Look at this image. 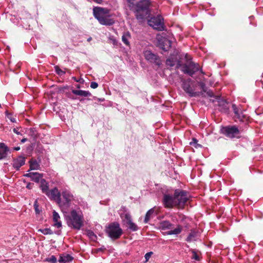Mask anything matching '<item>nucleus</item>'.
<instances>
[{
  "label": "nucleus",
  "mask_w": 263,
  "mask_h": 263,
  "mask_svg": "<svg viewBox=\"0 0 263 263\" xmlns=\"http://www.w3.org/2000/svg\"><path fill=\"white\" fill-rule=\"evenodd\" d=\"M109 13L110 10L107 8L100 7L93 8V16L101 25L110 26L114 23V20L108 17Z\"/></svg>",
  "instance_id": "1"
},
{
  "label": "nucleus",
  "mask_w": 263,
  "mask_h": 263,
  "mask_svg": "<svg viewBox=\"0 0 263 263\" xmlns=\"http://www.w3.org/2000/svg\"><path fill=\"white\" fill-rule=\"evenodd\" d=\"M150 4L149 0H140L136 4L133 11L137 20H143L149 15Z\"/></svg>",
  "instance_id": "2"
},
{
  "label": "nucleus",
  "mask_w": 263,
  "mask_h": 263,
  "mask_svg": "<svg viewBox=\"0 0 263 263\" xmlns=\"http://www.w3.org/2000/svg\"><path fill=\"white\" fill-rule=\"evenodd\" d=\"M67 223L69 227L75 230H80L83 226V216L76 210H72L70 215L67 216Z\"/></svg>",
  "instance_id": "3"
},
{
  "label": "nucleus",
  "mask_w": 263,
  "mask_h": 263,
  "mask_svg": "<svg viewBox=\"0 0 263 263\" xmlns=\"http://www.w3.org/2000/svg\"><path fill=\"white\" fill-rule=\"evenodd\" d=\"M73 200V196L68 191L62 192L57 204L63 212L68 210Z\"/></svg>",
  "instance_id": "4"
},
{
  "label": "nucleus",
  "mask_w": 263,
  "mask_h": 263,
  "mask_svg": "<svg viewBox=\"0 0 263 263\" xmlns=\"http://www.w3.org/2000/svg\"><path fill=\"white\" fill-rule=\"evenodd\" d=\"M189 193L187 191L177 189L175 191V198L176 203V207L178 209H183L187 204L189 199Z\"/></svg>",
  "instance_id": "5"
},
{
  "label": "nucleus",
  "mask_w": 263,
  "mask_h": 263,
  "mask_svg": "<svg viewBox=\"0 0 263 263\" xmlns=\"http://www.w3.org/2000/svg\"><path fill=\"white\" fill-rule=\"evenodd\" d=\"M106 232L108 236L112 240L119 239L123 234V230L117 222H114L108 224Z\"/></svg>",
  "instance_id": "6"
},
{
  "label": "nucleus",
  "mask_w": 263,
  "mask_h": 263,
  "mask_svg": "<svg viewBox=\"0 0 263 263\" xmlns=\"http://www.w3.org/2000/svg\"><path fill=\"white\" fill-rule=\"evenodd\" d=\"M220 133L229 138H239L240 130L236 125H228L222 127Z\"/></svg>",
  "instance_id": "7"
},
{
  "label": "nucleus",
  "mask_w": 263,
  "mask_h": 263,
  "mask_svg": "<svg viewBox=\"0 0 263 263\" xmlns=\"http://www.w3.org/2000/svg\"><path fill=\"white\" fill-rule=\"evenodd\" d=\"M185 58L187 61L186 63L183 65L182 71L183 73L188 74L190 76L192 77L196 72L199 70V65L192 61H190V59L188 58L187 54L185 55Z\"/></svg>",
  "instance_id": "8"
},
{
  "label": "nucleus",
  "mask_w": 263,
  "mask_h": 263,
  "mask_svg": "<svg viewBox=\"0 0 263 263\" xmlns=\"http://www.w3.org/2000/svg\"><path fill=\"white\" fill-rule=\"evenodd\" d=\"M232 109L234 115L233 119L235 122H247L249 116L244 114V111L236 104L232 105Z\"/></svg>",
  "instance_id": "9"
},
{
  "label": "nucleus",
  "mask_w": 263,
  "mask_h": 263,
  "mask_svg": "<svg viewBox=\"0 0 263 263\" xmlns=\"http://www.w3.org/2000/svg\"><path fill=\"white\" fill-rule=\"evenodd\" d=\"M191 82V79H189L186 81H184L182 82V87L185 92L191 97H199L200 96L205 97V96L202 92L195 91L192 88L190 85Z\"/></svg>",
  "instance_id": "10"
},
{
  "label": "nucleus",
  "mask_w": 263,
  "mask_h": 263,
  "mask_svg": "<svg viewBox=\"0 0 263 263\" xmlns=\"http://www.w3.org/2000/svg\"><path fill=\"white\" fill-rule=\"evenodd\" d=\"M148 24L154 29L158 31H163L164 30L165 27L163 22V18L160 15L151 17L148 20Z\"/></svg>",
  "instance_id": "11"
},
{
  "label": "nucleus",
  "mask_w": 263,
  "mask_h": 263,
  "mask_svg": "<svg viewBox=\"0 0 263 263\" xmlns=\"http://www.w3.org/2000/svg\"><path fill=\"white\" fill-rule=\"evenodd\" d=\"M144 56L147 61L152 63H154L157 66H160L161 64V61L159 57L150 50L145 51L144 52Z\"/></svg>",
  "instance_id": "12"
},
{
  "label": "nucleus",
  "mask_w": 263,
  "mask_h": 263,
  "mask_svg": "<svg viewBox=\"0 0 263 263\" xmlns=\"http://www.w3.org/2000/svg\"><path fill=\"white\" fill-rule=\"evenodd\" d=\"M162 202L165 208L171 209L174 207H176L177 202L175 198V193L173 196L170 194H164Z\"/></svg>",
  "instance_id": "13"
},
{
  "label": "nucleus",
  "mask_w": 263,
  "mask_h": 263,
  "mask_svg": "<svg viewBox=\"0 0 263 263\" xmlns=\"http://www.w3.org/2000/svg\"><path fill=\"white\" fill-rule=\"evenodd\" d=\"M218 101V110L223 113L227 114L229 112V107L228 103L222 99L219 96H215V97Z\"/></svg>",
  "instance_id": "14"
},
{
  "label": "nucleus",
  "mask_w": 263,
  "mask_h": 263,
  "mask_svg": "<svg viewBox=\"0 0 263 263\" xmlns=\"http://www.w3.org/2000/svg\"><path fill=\"white\" fill-rule=\"evenodd\" d=\"M46 195L51 200H54L58 202L61 193L57 187H54L51 190H49Z\"/></svg>",
  "instance_id": "15"
},
{
  "label": "nucleus",
  "mask_w": 263,
  "mask_h": 263,
  "mask_svg": "<svg viewBox=\"0 0 263 263\" xmlns=\"http://www.w3.org/2000/svg\"><path fill=\"white\" fill-rule=\"evenodd\" d=\"M171 41L166 38H163L159 41V46L161 49L165 51L169 50L171 47Z\"/></svg>",
  "instance_id": "16"
},
{
  "label": "nucleus",
  "mask_w": 263,
  "mask_h": 263,
  "mask_svg": "<svg viewBox=\"0 0 263 263\" xmlns=\"http://www.w3.org/2000/svg\"><path fill=\"white\" fill-rule=\"evenodd\" d=\"M198 85L202 90L201 92H202L203 93L204 92L206 93L207 96L209 97H215V95L213 91L211 90L210 89H208V87L206 86L205 84L203 82H199ZM205 96V95L203 94Z\"/></svg>",
  "instance_id": "17"
},
{
  "label": "nucleus",
  "mask_w": 263,
  "mask_h": 263,
  "mask_svg": "<svg viewBox=\"0 0 263 263\" xmlns=\"http://www.w3.org/2000/svg\"><path fill=\"white\" fill-rule=\"evenodd\" d=\"M9 151L8 147L4 143L0 142V160L7 157Z\"/></svg>",
  "instance_id": "18"
},
{
  "label": "nucleus",
  "mask_w": 263,
  "mask_h": 263,
  "mask_svg": "<svg viewBox=\"0 0 263 263\" xmlns=\"http://www.w3.org/2000/svg\"><path fill=\"white\" fill-rule=\"evenodd\" d=\"M73 259V257L70 255L66 253H63L60 255L59 262L60 263H69Z\"/></svg>",
  "instance_id": "19"
},
{
  "label": "nucleus",
  "mask_w": 263,
  "mask_h": 263,
  "mask_svg": "<svg viewBox=\"0 0 263 263\" xmlns=\"http://www.w3.org/2000/svg\"><path fill=\"white\" fill-rule=\"evenodd\" d=\"M26 176L30 177L32 180L36 182H39L40 181H41V179H43V174L37 172H31L27 174Z\"/></svg>",
  "instance_id": "20"
},
{
  "label": "nucleus",
  "mask_w": 263,
  "mask_h": 263,
  "mask_svg": "<svg viewBox=\"0 0 263 263\" xmlns=\"http://www.w3.org/2000/svg\"><path fill=\"white\" fill-rule=\"evenodd\" d=\"M60 217L59 214L55 211L53 212V220L54 222V226L58 228L62 227L61 221L59 220Z\"/></svg>",
  "instance_id": "21"
},
{
  "label": "nucleus",
  "mask_w": 263,
  "mask_h": 263,
  "mask_svg": "<svg viewBox=\"0 0 263 263\" xmlns=\"http://www.w3.org/2000/svg\"><path fill=\"white\" fill-rule=\"evenodd\" d=\"M40 187L42 190V192L45 194H46V193H47L49 190L48 183L44 179H41Z\"/></svg>",
  "instance_id": "22"
},
{
  "label": "nucleus",
  "mask_w": 263,
  "mask_h": 263,
  "mask_svg": "<svg viewBox=\"0 0 263 263\" xmlns=\"http://www.w3.org/2000/svg\"><path fill=\"white\" fill-rule=\"evenodd\" d=\"M131 39V35L129 31L123 32L122 36V41L124 44L127 46H129L130 43L129 40Z\"/></svg>",
  "instance_id": "23"
},
{
  "label": "nucleus",
  "mask_w": 263,
  "mask_h": 263,
  "mask_svg": "<svg viewBox=\"0 0 263 263\" xmlns=\"http://www.w3.org/2000/svg\"><path fill=\"white\" fill-rule=\"evenodd\" d=\"M72 92L78 96H81L83 97H89L91 96V94L88 91L82 90H72Z\"/></svg>",
  "instance_id": "24"
},
{
  "label": "nucleus",
  "mask_w": 263,
  "mask_h": 263,
  "mask_svg": "<svg viewBox=\"0 0 263 263\" xmlns=\"http://www.w3.org/2000/svg\"><path fill=\"white\" fill-rule=\"evenodd\" d=\"M160 226L163 230L172 229L174 228V224L167 220L161 222Z\"/></svg>",
  "instance_id": "25"
},
{
  "label": "nucleus",
  "mask_w": 263,
  "mask_h": 263,
  "mask_svg": "<svg viewBox=\"0 0 263 263\" xmlns=\"http://www.w3.org/2000/svg\"><path fill=\"white\" fill-rule=\"evenodd\" d=\"M30 169L31 170H38L40 167V165L35 159H31L29 161Z\"/></svg>",
  "instance_id": "26"
},
{
  "label": "nucleus",
  "mask_w": 263,
  "mask_h": 263,
  "mask_svg": "<svg viewBox=\"0 0 263 263\" xmlns=\"http://www.w3.org/2000/svg\"><path fill=\"white\" fill-rule=\"evenodd\" d=\"M182 227L180 225H178L177 228L174 229L173 230H170L167 232V234L168 235H173L175 234L177 235L180 234L182 231Z\"/></svg>",
  "instance_id": "27"
},
{
  "label": "nucleus",
  "mask_w": 263,
  "mask_h": 263,
  "mask_svg": "<svg viewBox=\"0 0 263 263\" xmlns=\"http://www.w3.org/2000/svg\"><path fill=\"white\" fill-rule=\"evenodd\" d=\"M154 209L152 208L147 212L144 220L145 223H147L149 221L151 216L154 214Z\"/></svg>",
  "instance_id": "28"
},
{
  "label": "nucleus",
  "mask_w": 263,
  "mask_h": 263,
  "mask_svg": "<svg viewBox=\"0 0 263 263\" xmlns=\"http://www.w3.org/2000/svg\"><path fill=\"white\" fill-rule=\"evenodd\" d=\"M121 217L122 218L123 220L127 224L132 222V217L128 213H125L124 215H121Z\"/></svg>",
  "instance_id": "29"
},
{
  "label": "nucleus",
  "mask_w": 263,
  "mask_h": 263,
  "mask_svg": "<svg viewBox=\"0 0 263 263\" xmlns=\"http://www.w3.org/2000/svg\"><path fill=\"white\" fill-rule=\"evenodd\" d=\"M176 60L173 58H169L166 60V65L171 67H173L175 65Z\"/></svg>",
  "instance_id": "30"
},
{
  "label": "nucleus",
  "mask_w": 263,
  "mask_h": 263,
  "mask_svg": "<svg viewBox=\"0 0 263 263\" xmlns=\"http://www.w3.org/2000/svg\"><path fill=\"white\" fill-rule=\"evenodd\" d=\"M38 231L41 232L42 234L44 235H52L53 234V231L50 228L39 229Z\"/></svg>",
  "instance_id": "31"
},
{
  "label": "nucleus",
  "mask_w": 263,
  "mask_h": 263,
  "mask_svg": "<svg viewBox=\"0 0 263 263\" xmlns=\"http://www.w3.org/2000/svg\"><path fill=\"white\" fill-rule=\"evenodd\" d=\"M87 235L92 241H96L97 238V235L91 230L87 232Z\"/></svg>",
  "instance_id": "32"
},
{
  "label": "nucleus",
  "mask_w": 263,
  "mask_h": 263,
  "mask_svg": "<svg viewBox=\"0 0 263 263\" xmlns=\"http://www.w3.org/2000/svg\"><path fill=\"white\" fill-rule=\"evenodd\" d=\"M25 158L24 157H17V170L25 164Z\"/></svg>",
  "instance_id": "33"
},
{
  "label": "nucleus",
  "mask_w": 263,
  "mask_h": 263,
  "mask_svg": "<svg viewBox=\"0 0 263 263\" xmlns=\"http://www.w3.org/2000/svg\"><path fill=\"white\" fill-rule=\"evenodd\" d=\"M29 134L34 139H36L37 137V133L36 132V130L33 128H31L29 129Z\"/></svg>",
  "instance_id": "34"
},
{
  "label": "nucleus",
  "mask_w": 263,
  "mask_h": 263,
  "mask_svg": "<svg viewBox=\"0 0 263 263\" xmlns=\"http://www.w3.org/2000/svg\"><path fill=\"white\" fill-rule=\"evenodd\" d=\"M128 228L133 231H136L138 230V226L132 221L128 223Z\"/></svg>",
  "instance_id": "35"
},
{
  "label": "nucleus",
  "mask_w": 263,
  "mask_h": 263,
  "mask_svg": "<svg viewBox=\"0 0 263 263\" xmlns=\"http://www.w3.org/2000/svg\"><path fill=\"white\" fill-rule=\"evenodd\" d=\"M45 260L50 263H56L57 262V259L54 255H51L46 258Z\"/></svg>",
  "instance_id": "36"
},
{
  "label": "nucleus",
  "mask_w": 263,
  "mask_h": 263,
  "mask_svg": "<svg viewBox=\"0 0 263 263\" xmlns=\"http://www.w3.org/2000/svg\"><path fill=\"white\" fill-rule=\"evenodd\" d=\"M127 3H128V6L129 8V9L133 11L136 4H134V0H126Z\"/></svg>",
  "instance_id": "37"
},
{
  "label": "nucleus",
  "mask_w": 263,
  "mask_h": 263,
  "mask_svg": "<svg viewBox=\"0 0 263 263\" xmlns=\"http://www.w3.org/2000/svg\"><path fill=\"white\" fill-rule=\"evenodd\" d=\"M191 252L193 254L192 258L196 260L199 261L200 260V258L199 256V255L197 254L195 250L192 249Z\"/></svg>",
  "instance_id": "38"
},
{
  "label": "nucleus",
  "mask_w": 263,
  "mask_h": 263,
  "mask_svg": "<svg viewBox=\"0 0 263 263\" xmlns=\"http://www.w3.org/2000/svg\"><path fill=\"white\" fill-rule=\"evenodd\" d=\"M195 235H196V234L194 232H192V233H190V234L186 238V240L187 242H191L193 240H194V238L195 237Z\"/></svg>",
  "instance_id": "39"
},
{
  "label": "nucleus",
  "mask_w": 263,
  "mask_h": 263,
  "mask_svg": "<svg viewBox=\"0 0 263 263\" xmlns=\"http://www.w3.org/2000/svg\"><path fill=\"white\" fill-rule=\"evenodd\" d=\"M33 206H34V210H35V211L36 213L39 214L40 213V211H39V208H39V205H38V203H37V200H35L34 201Z\"/></svg>",
  "instance_id": "40"
},
{
  "label": "nucleus",
  "mask_w": 263,
  "mask_h": 263,
  "mask_svg": "<svg viewBox=\"0 0 263 263\" xmlns=\"http://www.w3.org/2000/svg\"><path fill=\"white\" fill-rule=\"evenodd\" d=\"M55 71L57 72V74H59V75H61L62 74H64L65 73V72H64L63 71H62L60 68L59 66H56L55 67Z\"/></svg>",
  "instance_id": "41"
},
{
  "label": "nucleus",
  "mask_w": 263,
  "mask_h": 263,
  "mask_svg": "<svg viewBox=\"0 0 263 263\" xmlns=\"http://www.w3.org/2000/svg\"><path fill=\"white\" fill-rule=\"evenodd\" d=\"M90 87L93 89L97 88L98 87V84L95 82H92L90 83Z\"/></svg>",
  "instance_id": "42"
},
{
  "label": "nucleus",
  "mask_w": 263,
  "mask_h": 263,
  "mask_svg": "<svg viewBox=\"0 0 263 263\" xmlns=\"http://www.w3.org/2000/svg\"><path fill=\"white\" fill-rule=\"evenodd\" d=\"M152 254H153L152 252H148V253H146V254L145 255V258L146 261L148 260V259L151 257Z\"/></svg>",
  "instance_id": "43"
},
{
  "label": "nucleus",
  "mask_w": 263,
  "mask_h": 263,
  "mask_svg": "<svg viewBox=\"0 0 263 263\" xmlns=\"http://www.w3.org/2000/svg\"><path fill=\"white\" fill-rule=\"evenodd\" d=\"M7 118L9 119L12 122H15V119L13 118L11 115H8Z\"/></svg>",
  "instance_id": "44"
},
{
  "label": "nucleus",
  "mask_w": 263,
  "mask_h": 263,
  "mask_svg": "<svg viewBox=\"0 0 263 263\" xmlns=\"http://www.w3.org/2000/svg\"><path fill=\"white\" fill-rule=\"evenodd\" d=\"M33 185V183H28V184H27V187L28 189H31L32 186Z\"/></svg>",
  "instance_id": "45"
},
{
  "label": "nucleus",
  "mask_w": 263,
  "mask_h": 263,
  "mask_svg": "<svg viewBox=\"0 0 263 263\" xmlns=\"http://www.w3.org/2000/svg\"><path fill=\"white\" fill-rule=\"evenodd\" d=\"M92 1L98 4H101L102 3V0H92Z\"/></svg>",
  "instance_id": "46"
},
{
  "label": "nucleus",
  "mask_w": 263,
  "mask_h": 263,
  "mask_svg": "<svg viewBox=\"0 0 263 263\" xmlns=\"http://www.w3.org/2000/svg\"><path fill=\"white\" fill-rule=\"evenodd\" d=\"M27 138H23L22 139H21V142L22 143H24L25 142H26L27 141Z\"/></svg>",
  "instance_id": "47"
},
{
  "label": "nucleus",
  "mask_w": 263,
  "mask_h": 263,
  "mask_svg": "<svg viewBox=\"0 0 263 263\" xmlns=\"http://www.w3.org/2000/svg\"><path fill=\"white\" fill-rule=\"evenodd\" d=\"M13 131L14 133L16 134V128H14Z\"/></svg>",
  "instance_id": "48"
},
{
  "label": "nucleus",
  "mask_w": 263,
  "mask_h": 263,
  "mask_svg": "<svg viewBox=\"0 0 263 263\" xmlns=\"http://www.w3.org/2000/svg\"><path fill=\"white\" fill-rule=\"evenodd\" d=\"M180 66V62L179 61L177 63V67L178 68Z\"/></svg>",
  "instance_id": "49"
},
{
  "label": "nucleus",
  "mask_w": 263,
  "mask_h": 263,
  "mask_svg": "<svg viewBox=\"0 0 263 263\" xmlns=\"http://www.w3.org/2000/svg\"><path fill=\"white\" fill-rule=\"evenodd\" d=\"M13 166L15 167H16V163H15V162H13Z\"/></svg>",
  "instance_id": "50"
},
{
  "label": "nucleus",
  "mask_w": 263,
  "mask_h": 263,
  "mask_svg": "<svg viewBox=\"0 0 263 263\" xmlns=\"http://www.w3.org/2000/svg\"><path fill=\"white\" fill-rule=\"evenodd\" d=\"M193 140L194 141L195 143H196L197 142V140L195 138H194Z\"/></svg>",
  "instance_id": "51"
},
{
  "label": "nucleus",
  "mask_w": 263,
  "mask_h": 263,
  "mask_svg": "<svg viewBox=\"0 0 263 263\" xmlns=\"http://www.w3.org/2000/svg\"><path fill=\"white\" fill-rule=\"evenodd\" d=\"M17 69L20 67V65H19V63H17Z\"/></svg>",
  "instance_id": "52"
},
{
  "label": "nucleus",
  "mask_w": 263,
  "mask_h": 263,
  "mask_svg": "<svg viewBox=\"0 0 263 263\" xmlns=\"http://www.w3.org/2000/svg\"><path fill=\"white\" fill-rule=\"evenodd\" d=\"M102 250V249L101 248H100V249H98V251H101V250Z\"/></svg>",
  "instance_id": "53"
},
{
  "label": "nucleus",
  "mask_w": 263,
  "mask_h": 263,
  "mask_svg": "<svg viewBox=\"0 0 263 263\" xmlns=\"http://www.w3.org/2000/svg\"><path fill=\"white\" fill-rule=\"evenodd\" d=\"M13 149H14V150H16V147H13Z\"/></svg>",
  "instance_id": "54"
},
{
  "label": "nucleus",
  "mask_w": 263,
  "mask_h": 263,
  "mask_svg": "<svg viewBox=\"0 0 263 263\" xmlns=\"http://www.w3.org/2000/svg\"><path fill=\"white\" fill-rule=\"evenodd\" d=\"M20 149V147L17 146V151Z\"/></svg>",
  "instance_id": "55"
}]
</instances>
